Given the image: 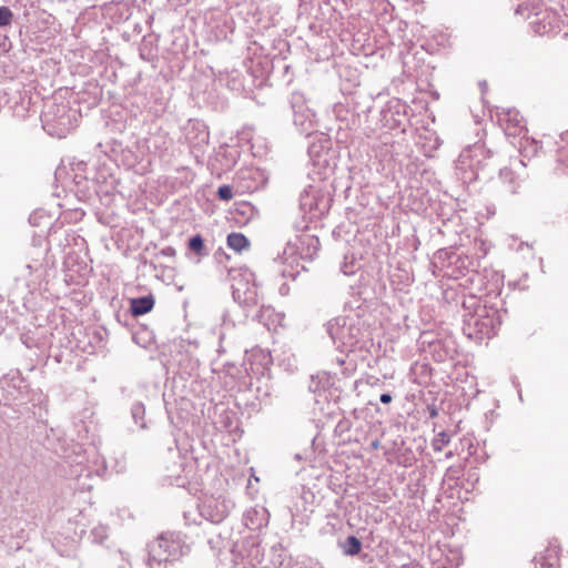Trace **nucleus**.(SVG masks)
Wrapping results in <instances>:
<instances>
[{"mask_svg": "<svg viewBox=\"0 0 568 568\" xmlns=\"http://www.w3.org/2000/svg\"><path fill=\"white\" fill-rule=\"evenodd\" d=\"M320 241L316 236L304 233L287 242L278 263L283 265L281 273L285 277H294L298 273L300 261L313 260L318 251Z\"/></svg>", "mask_w": 568, "mask_h": 568, "instance_id": "obj_1", "label": "nucleus"}, {"mask_svg": "<svg viewBox=\"0 0 568 568\" xmlns=\"http://www.w3.org/2000/svg\"><path fill=\"white\" fill-rule=\"evenodd\" d=\"M58 95L53 101L45 103L42 122L43 129L52 136L59 139L65 138L78 125L80 113L77 109L70 108L68 104L58 103Z\"/></svg>", "mask_w": 568, "mask_h": 568, "instance_id": "obj_2", "label": "nucleus"}, {"mask_svg": "<svg viewBox=\"0 0 568 568\" xmlns=\"http://www.w3.org/2000/svg\"><path fill=\"white\" fill-rule=\"evenodd\" d=\"M187 551L189 548L179 534H162L149 544L148 565L153 568L154 565L178 560Z\"/></svg>", "mask_w": 568, "mask_h": 568, "instance_id": "obj_3", "label": "nucleus"}, {"mask_svg": "<svg viewBox=\"0 0 568 568\" xmlns=\"http://www.w3.org/2000/svg\"><path fill=\"white\" fill-rule=\"evenodd\" d=\"M327 332L334 344L341 349H351L359 341L361 328L352 317L339 316L331 321Z\"/></svg>", "mask_w": 568, "mask_h": 568, "instance_id": "obj_4", "label": "nucleus"}, {"mask_svg": "<svg viewBox=\"0 0 568 568\" xmlns=\"http://www.w3.org/2000/svg\"><path fill=\"white\" fill-rule=\"evenodd\" d=\"M231 568H270L265 562L264 552L255 540H245L233 550Z\"/></svg>", "mask_w": 568, "mask_h": 568, "instance_id": "obj_5", "label": "nucleus"}, {"mask_svg": "<svg viewBox=\"0 0 568 568\" xmlns=\"http://www.w3.org/2000/svg\"><path fill=\"white\" fill-rule=\"evenodd\" d=\"M232 287L233 296L239 303L244 305L257 303L258 290L255 283V275L251 271L244 270L239 272V274L233 277Z\"/></svg>", "mask_w": 568, "mask_h": 568, "instance_id": "obj_6", "label": "nucleus"}, {"mask_svg": "<svg viewBox=\"0 0 568 568\" xmlns=\"http://www.w3.org/2000/svg\"><path fill=\"white\" fill-rule=\"evenodd\" d=\"M233 503L231 499L226 498L223 495L219 496H205L201 501L199 509L200 514L211 523H221L223 521L231 509L233 508Z\"/></svg>", "mask_w": 568, "mask_h": 568, "instance_id": "obj_7", "label": "nucleus"}, {"mask_svg": "<svg viewBox=\"0 0 568 568\" xmlns=\"http://www.w3.org/2000/svg\"><path fill=\"white\" fill-rule=\"evenodd\" d=\"M484 153L483 146L477 144L462 151L457 161V170L465 181H471L477 178Z\"/></svg>", "mask_w": 568, "mask_h": 568, "instance_id": "obj_8", "label": "nucleus"}, {"mask_svg": "<svg viewBox=\"0 0 568 568\" xmlns=\"http://www.w3.org/2000/svg\"><path fill=\"white\" fill-rule=\"evenodd\" d=\"M499 324V318L496 316L495 312L489 314L486 307L478 308L475 314L467 320L468 327L473 326L480 335V338H490L494 336Z\"/></svg>", "mask_w": 568, "mask_h": 568, "instance_id": "obj_9", "label": "nucleus"}, {"mask_svg": "<svg viewBox=\"0 0 568 568\" xmlns=\"http://www.w3.org/2000/svg\"><path fill=\"white\" fill-rule=\"evenodd\" d=\"M243 521L244 525L251 530L261 529L268 523V513L264 507H252L245 511Z\"/></svg>", "mask_w": 568, "mask_h": 568, "instance_id": "obj_10", "label": "nucleus"}, {"mask_svg": "<svg viewBox=\"0 0 568 568\" xmlns=\"http://www.w3.org/2000/svg\"><path fill=\"white\" fill-rule=\"evenodd\" d=\"M153 306L154 298L152 295L131 300V312L135 316L149 313Z\"/></svg>", "mask_w": 568, "mask_h": 568, "instance_id": "obj_11", "label": "nucleus"}, {"mask_svg": "<svg viewBox=\"0 0 568 568\" xmlns=\"http://www.w3.org/2000/svg\"><path fill=\"white\" fill-rule=\"evenodd\" d=\"M295 108V105H293ZM294 123L302 128L303 131H307L312 128L314 113L306 109L305 111H297L294 109Z\"/></svg>", "mask_w": 568, "mask_h": 568, "instance_id": "obj_12", "label": "nucleus"}, {"mask_svg": "<svg viewBox=\"0 0 568 568\" xmlns=\"http://www.w3.org/2000/svg\"><path fill=\"white\" fill-rule=\"evenodd\" d=\"M227 245L236 252H242L248 247L250 242L242 233L233 232L227 236Z\"/></svg>", "mask_w": 568, "mask_h": 568, "instance_id": "obj_13", "label": "nucleus"}, {"mask_svg": "<svg viewBox=\"0 0 568 568\" xmlns=\"http://www.w3.org/2000/svg\"><path fill=\"white\" fill-rule=\"evenodd\" d=\"M341 547L344 555L355 556L361 551L362 544L355 536H349L341 544Z\"/></svg>", "mask_w": 568, "mask_h": 568, "instance_id": "obj_14", "label": "nucleus"}, {"mask_svg": "<svg viewBox=\"0 0 568 568\" xmlns=\"http://www.w3.org/2000/svg\"><path fill=\"white\" fill-rule=\"evenodd\" d=\"M536 568H550L555 567L558 562V556L555 550H547V555H541L535 558Z\"/></svg>", "mask_w": 568, "mask_h": 568, "instance_id": "obj_15", "label": "nucleus"}, {"mask_svg": "<svg viewBox=\"0 0 568 568\" xmlns=\"http://www.w3.org/2000/svg\"><path fill=\"white\" fill-rule=\"evenodd\" d=\"M449 440V436L446 433L440 432L435 436L433 447L435 450L440 452L446 445H448Z\"/></svg>", "mask_w": 568, "mask_h": 568, "instance_id": "obj_16", "label": "nucleus"}, {"mask_svg": "<svg viewBox=\"0 0 568 568\" xmlns=\"http://www.w3.org/2000/svg\"><path fill=\"white\" fill-rule=\"evenodd\" d=\"M347 256H345V262L344 264L342 265L341 270L342 272L345 274V275H352L356 272V270L359 267V265H357V263L352 260L349 263L347 262Z\"/></svg>", "mask_w": 568, "mask_h": 568, "instance_id": "obj_17", "label": "nucleus"}, {"mask_svg": "<svg viewBox=\"0 0 568 568\" xmlns=\"http://www.w3.org/2000/svg\"><path fill=\"white\" fill-rule=\"evenodd\" d=\"M219 197L224 201H230L233 197V190L229 185H222L217 190Z\"/></svg>", "mask_w": 568, "mask_h": 568, "instance_id": "obj_18", "label": "nucleus"}, {"mask_svg": "<svg viewBox=\"0 0 568 568\" xmlns=\"http://www.w3.org/2000/svg\"><path fill=\"white\" fill-rule=\"evenodd\" d=\"M189 247L196 253H201L203 248L202 237L200 235L193 236L189 242Z\"/></svg>", "mask_w": 568, "mask_h": 568, "instance_id": "obj_19", "label": "nucleus"}, {"mask_svg": "<svg viewBox=\"0 0 568 568\" xmlns=\"http://www.w3.org/2000/svg\"><path fill=\"white\" fill-rule=\"evenodd\" d=\"M144 412H145L144 406L141 403H138V404L133 405V407H132V416H133V418L135 419L136 423L140 419L141 420L143 419Z\"/></svg>", "mask_w": 568, "mask_h": 568, "instance_id": "obj_20", "label": "nucleus"}, {"mask_svg": "<svg viewBox=\"0 0 568 568\" xmlns=\"http://www.w3.org/2000/svg\"><path fill=\"white\" fill-rule=\"evenodd\" d=\"M12 14L6 7L0 8V26H7L10 23Z\"/></svg>", "mask_w": 568, "mask_h": 568, "instance_id": "obj_21", "label": "nucleus"}, {"mask_svg": "<svg viewBox=\"0 0 568 568\" xmlns=\"http://www.w3.org/2000/svg\"><path fill=\"white\" fill-rule=\"evenodd\" d=\"M507 115L510 118L513 116V121L515 122V125L518 126L519 130L524 129V125L521 124V120L518 119L517 112H508Z\"/></svg>", "mask_w": 568, "mask_h": 568, "instance_id": "obj_22", "label": "nucleus"}, {"mask_svg": "<svg viewBox=\"0 0 568 568\" xmlns=\"http://www.w3.org/2000/svg\"><path fill=\"white\" fill-rule=\"evenodd\" d=\"M93 534L95 535L97 538H99L100 540H102L103 538L106 537V534H105V529L104 528H95L93 530Z\"/></svg>", "mask_w": 568, "mask_h": 568, "instance_id": "obj_23", "label": "nucleus"}, {"mask_svg": "<svg viewBox=\"0 0 568 568\" xmlns=\"http://www.w3.org/2000/svg\"><path fill=\"white\" fill-rule=\"evenodd\" d=\"M381 402L383 404H388L392 402V396L389 394H382L381 395Z\"/></svg>", "mask_w": 568, "mask_h": 568, "instance_id": "obj_24", "label": "nucleus"}, {"mask_svg": "<svg viewBox=\"0 0 568 568\" xmlns=\"http://www.w3.org/2000/svg\"><path fill=\"white\" fill-rule=\"evenodd\" d=\"M506 132H507V134H509V135H515V134H517V132H516V131H511L509 126H507V128H506Z\"/></svg>", "mask_w": 568, "mask_h": 568, "instance_id": "obj_25", "label": "nucleus"}, {"mask_svg": "<svg viewBox=\"0 0 568 568\" xmlns=\"http://www.w3.org/2000/svg\"><path fill=\"white\" fill-rule=\"evenodd\" d=\"M173 252H174V251H173V248H171V247H168L166 250H164V253H165L166 255H171V254H173Z\"/></svg>", "mask_w": 568, "mask_h": 568, "instance_id": "obj_26", "label": "nucleus"}]
</instances>
